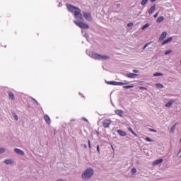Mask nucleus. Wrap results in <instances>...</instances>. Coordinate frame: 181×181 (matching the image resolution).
<instances>
[{"label": "nucleus", "mask_w": 181, "mask_h": 181, "mask_svg": "<svg viewBox=\"0 0 181 181\" xmlns=\"http://www.w3.org/2000/svg\"><path fill=\"white\" fill-rule=\"evenodd\" d=\"M170 53H172V50L170 49V50H168V51H165V56H168V54H170Z\"/></svg>", "instance_id": "nucleus-30"}, {"label": "nucleus", "mask_w": 181, "mask_h": 181, "mask_svg": "<svg viewBox=\"0 0 181 181\" xmlns=\"http://www.w3.org/2000/svg\"><path fill=\"white\" fill-rule=\"evenodd\" d=\"M156 0H151V2H155Z\"/></svg>", "instance_id": "nucleus-45"}, {"label": "nucleus", "mask_w": 181, "mask_h": 181, "mask_svg": "<svg viewBox=\"0 0 181 181\" xmlns=\"http://www.w3.org/2000/svg\"><path fill=\"white\" fill-rule=\"evenodd\" d=\"M158 15H159V13H156L154 16H153V18H158Z\"/></svg>", "instance_id": "nucleus-38"}, {"label": "nucleus", "mask_w": 181, "mask_h": 181, "mask_svg": "<svg viewBox=\"0 0 181 181\" xmlns=\"http://www.w3.org/2000/svg\"><path fill=\"white\" fill-rule=\"evenodd\" d=\"M66 8L71 13H74V16L75 19H78V21H74V23L81 28V29H89L90 26L85 23L84 22H81L80 21H83V14H81V9L78 7H76L71 4H66Z\"/></svg>", "instance_id": "nucleus-1"}, {"label": "nucleus", "mask_w": 181, "mask_h": 181, "mask_svg": "<svg viewBox=\"0 0 181 181\" xmlns=\"http://www.w3.org/2000/svg\"><path fill=\"white\" fill-rule=\"evenodd\" d=\"M44 119L46 121L47 124H50V117H49V115H45L44 116Z\"/></svg>", "instance_id": "nucleus-19"}, {"label": "nucleus", "mask_w": 181, "mask_h": 181, "mask_svg": "<svg viewBox=\"0 0 181 181\" xmlns=\"http://www.w3.org/2000/svg\"><path fill=\"white\" fill-rule=\"evenodd\" d=\"M133 73H139V70L134 69Z\"/></svg>", "instance_id": "nucleus-37"}, {"label": "nucleus", "mask_w": 181, "mask_h": 181, "mask_svg": "<svg viewBox=\"0 0 181 181\" xmlns=\"http://www.w3.org/2000/svg\"><path fill=\"white\" fill-rule=\"evenodd\" d=\"M117 6H119V4H117Z\"/></svg>", "instance_id": "nucleus-48"}, {"label": "nucleus", "mask_w": 181, "mask_h": 181, "mask_svg": "<svg viewBox=\"0 0 181 181\" xmlns=\"http://www.w3.org/2000/svg\"><path fill=\"white\" fill-rule=\"evenodd\" d=\"M14 152L17 153V155H21V156H25V151H22L21 149L19 148H14Z\"/></svg>", "instance_id": "nucleus-8"}, {"label": "nucleus", "mask_w": 181, "mask_h": 181, "mask_svg": "<svg viewBox=\"0 0 181 181\" xmlns=\"http://www.w3.org/2000/svg\"><path fill=\"white\" fill-rule=\"evenodd\" d=\"M128 131H129L130 132H132V134H133V135H134V136H138V134H136V133H135V132H134V130L132 129V128L129 127V128H128Z\"/></svg>", "instance_id": "nucleus-20"}, {"label": "nucleus", "mask_w": 181, "mask_h": 181, "mask_svg": "<svg viewBox=\"0 0 181 181\" xmlns=\"http://www.w3.org/2000/svg\"><path fill=\"white\" fill-rule=\"evenodd\" d=\"M173 103H175V100H170L168 103H167L165 104V107L167 108H170V107H172V105L173 104Z\"/></svg>", "instance_id": "nucleus-17"}, {"label": "nucleus", "mask_w": 181, "mask_h": 181, "mask_svg": "<svg viewBox=\"0 0 181 181\" xmlns=\"http://www.w3.org/2000/svg\"><path fill=\"white\" fill-rule=\"evenodd\" d=\"M117 132L119 134V135H120V136H127V132L121 129L117 130Z\"/></svg>", "instance_id": "nucleus-14"}, {"label": "nucleus", "mask_w": 181, "mask_h": 181, "mask_svg": "<svg viewBox=\"0 0 181 181\" xmlns=\"http://www.w3.org/2000/svg\"><path fill=\"white\" fill-rule=\"evenodd\" d=\"M8 97L10 100H12L13 101H15V95L12 92H8Z\"/></svg>", "instance_id": "nucleus-15"}, {"label": "nucleus", "mask_w": 181, "mask_h": 181, "mask_svg": "<svg viewBox=\"0 0 181 181\" xmlns=\"http://www.w3.org/2000/svg\"><path fill=\"white\" fill-rule=\"evenodd\" d=\"M88 146L89 148H91V142L90 141V140H88Z\"/></svg>", "instance_id": "nucleus-41"}, {"label": "nucleus", "mask_w": 181, "mask_h": 181, "mask_svg": "<svg viewBox=\"0 0 181 181\" xmlns=\"http://www.w3.org/2000/svg\"><path fill=\"white\" fill-rule=\"evenodd\" d=\"M32 100L34 101L35 103V104L37 105H39V102H37V100H36V99L33 98H31Z\"/></svg>", "instance_id": "nucleus-31"}, {"label": "nucleus", "mask_w": 181, "mask_h": 181, "mask_svg": "<svg viewBox=\"0 0 181 181\" xmlns=\"http://www.w3.org/2000/svg\"><path fill=\"white\" fill-rule=\"evenodd\" d=\"M97 151H98V152H99L100 153V146H97Z\"/></svg>", "instance_id": "nucleus-42"}, {"label": "nucleus", "mask_w": 181, "mask_h": 181, "mask_svg": "<svg viewBox=\"0 0 181 181\" xmlns=\"http://www.w3.org/2000/svg\"><path fill=\"white\" fill-rule=\"evenodd\" d=\"M163 21H165V17H163V16H160V17H158V18H157L156 22H157V23H162V22H163Z\"/></svg>", "instance_id": "nucleus-18"}, {"label": "nucleus", "mask_w": 181, "mask_h": 181, "mask_svg": "<svg viewBox=\"0 0 181 181\" xmlns=\"http://www.w3.org/2000/svg\"><path fill=\"white\" fill-rule=\"evenodd\" d=\"M115 114L118 115L119 117H123L124 115V111L121 110H115Z\"/></svg>", "instance_id": "nucleus-13"}, {"label": "nucleus", "mask_w": 181, "mask_h": 181, "mask_svg": "<svg viewBox=\"0 0 181 181\" xmlns=\"http://www.w3.org/2000/svg\"><path fill=\"white\" fill-rule=\"evenodd\" d=\"M90 57L94 59L95 60H110V56L108 55H101L95 52H92L90 54Z\"/></svg>", "instance_id": "nucleus-3"}, {"label": "nucleus", "mask_w": 181, "mask_h": 181, "mask_svg": "<svg viewBox=\"0 0 181 181\" xmlns=\"http://www.w3.org/2000/svg\"><path fill=\"white\" fill-rule=\"evenodd\" d=\"M123 88H134V85H130V86H123Z\"/></svg>", "instance_id": "nucleus-26"}, {"label": "nucleus", "mask_w": 181, "mask_h": 181, "mask_svg": "<svg viewBox=\"0 0 181 181\" xmlns=\"http://www.w3.org/2000/svg\"><path fill=\"white\" fill-rule=\"evenodd\" d=\"M162 162H163V159L160 158V159H158V160H156V161H154L153 163V165L155 166L156 165H160V163H162Z\"/></svg>", "instance_id": "nucleus-16"}, {"label": "nucleus", "mask_w": 181, "mask_h": 181, "mask_svg": "<svg viewBox=\"0 0 181 181\" xmlns=\"http://www.w3.org/2000/svg\"><path fill=\"white\" fill-rule=\"evenodd\" d=\"M83 119L84 121H86V122H88V120L87 119H86V118H83Z\"/></svg>", "instance_id": "nucleus-44"}, {"label": "nucleus", "mask_w": 181, "mask_h": 181, "mask_svg": "<svg viewBox=\"0 0 181 181\" xmlns=\"http://www.w3.org/2000/svg\"><path fill=\"white\" fill-rule=\"evenodd\" d=\"M32 100L34 101L35 103V104L37 105H39V102H37V100H36V99L33 98H31Z\"/></svg>", "instance_id": "nucleus-32"}, {"label": "nucleus", "mask_w": 181, "mask_h": 181, "mask_svg": "<svg viewBox=\"0 0 181 181\" xmlns=\"http://www.w3.org/2000/svg\"><path fill=\"white\" fill-rule=\"evenodd\" d=\"M155 9H156V4H153V6H151V7L148 10V13L150 15H152V13L155 12Z\"/></svg>", "instance_id": "nucleus-11"}, {"label": "nucleus", "mask_w": 181, "mask_h": 181, "mask_svg": "<svg viewBox=\"0 0 181 181\" xmlns=\"http://www.w3.org/2000/svg\"><path fill=\"white\" fill-rule=\"evenodd\" d=\"M148 0H142L141 2V5H142V6H144V5H146V4H148Z\"/></svg>", "instance_id": "nucleus-24"}, {"label": "nucleus", "mask_w": 181, "mask_h": 181, "mask_svg": "<svg viewBox=\"0 0 181 181\" xmlns=\"http://www.w3.org/2000/svg\"><path fill=\"white\" fill-rule=\"evenodd\" d=\"M153 76H154V77H159V76H163V74H162L160 72H158V73L153 74Z\"/></svg>", "instance_id": "nucleus-22"}, {"label": "nucleus", "mask_w": 181, "mask_h": 181, "mask_svg": "<svg viewBox=\"0 0 181 181\" xmlns=\"http://www.w3.org/2000/svg\"><path fill=\"white\" fill-rule=\"evenodd\" d=\"M107 84L110 86H125L127 82H117V81H108Z\"/></svg>", "instance_id": "nucleus-6"}, {"label": "nucleus", "mask_w": 181, "mask_h": 181, "mask_svg": "<svg viewBox=\"0 0 181 181\" xmlns=\"http://www.w3.org/2000/svg\"><path fill=\"white\" fill-rule=\"evenodd\" d=\"M175 129H176V124H174V125L171 127V129H170V132H171V134H173V132H175Z\"/></svg>", "instance_id": "nucleus-23"}, {"label": "nucleus", "mask_w": 181, "mask_h": 181, "mask_svg": "<svg viewBox=\"0 0 181 181\" xmlns=\"http://www.w3.org/2000/svg\"><path fill=\"white\" fill-rule=\"evenodd\" d=\"M84 147H85V148H87V146H86V145H84Z\"/></svg>", "instance_id": "nucleus-47"}, {"label": "nucleus", "mask_w": 181, "mask_h": 181, "mask_svg": "<svg viewBox=\"0 0 181 181\" xmlns=\"http://www.w3.org/2000/svg\"><path fill=\"white\" fill-rule=\"evenodd\" d=\"M83 15L86 21H88V22H91L93 21V17L91 16V13L88 12H83Z\"/></svg>", "instance_id": "nucleus-4"}, {"label": "nucleus", "mask_w": 181, "mask_h": 181, "mask_svg": "<svg viewBox=\"0 0 181 181\" xmlns=\"http://www.w3.org/2000/svg\"><path fill=\"white\" fill-rule=\"evenodd\" d=\"M128 28H131V26H134V23H129L127 24Z\"/></svg>", "instance_id": "nucleus-34"}, {"label": "nucleus", "mask_w": 181, "mask_h": 181, "mask_svg": "<svg viewBox=\"0 0 181 181\" xmlns=\"http://www.w3.org/2000/svg\"><path fill=\"white\" fill-rule=\"evenodd\" d=\"M139 88H140V90H146V88H145L144 86H140Z\"/></svg>", "instance_id": "nucleus-36"}, {"label": "nucleus", "mask_w": 181, "mask_h": 181, "mask_svg": "<svg viewBox=\"0 0 181 181\" xmlns=\"http://www.w3.org/2000/svg\"><path fill=\"white\" fill-rule=\"evenodd\" d=\"M57 181H66V180H64L63 179H59V180H57Z\"/></svg>", "instance_id": "nucleus-43"}, {"label": "nucleus", "mask_w": 181, "mask_h": 181, "mask_svg": "<svg viewBox=\"0 0 181 181\" xmlns=\"http://www.w3.org/2000/svg\"><path fill=\"white\" fill-rule=\"evenodd\" d=\"M156 86L158 88H163V85L162 83H156Z\"/></svg>", "instance_id": "nucleus-27"}, {"label": "nucleus", "mask_w": 181, "mask_h": 181, "mask_svg": "<svg viewBox=\"0 0 181 181\" xmlns=\"http://www.w3.org/2000/svg\"><path fill=\"white\" fill-rule=\"evenodd\" d=\"M112 123V121H111L110 119H106L103 121L104 128H109Z\"/></svg>", "instance_id": "nucleus-5"}, {"label": "nucleus", "mask_w": 181, "mask_h": 181, "mask_svg": "<svg viewBox=\"0 0 181 181\" xmlns=\"http://www.w3.org/2000/svg\"><path fill=\"white\" fill-rule=\"evenodd\" d=\"M4 163H5V165H13L14 162H13V160L8 158V159H6L4 161Z\"/></svg>", "instance_id": "nucleus-12"}, {"label": "nucleus", "mask_w": 181, "mask_h": 181, "mask_svg": "<svg viewBox=\"0 0 181 181\" xmlns=\"http://www.w3.org/2000/svg\"><path fill=\"white\" fill-rule=\"evenodd\" d=\"M94 176V169L93 168H86L81 174L83 180H90Z\"/></svg>", "instance_id": "nucleus-2"}, {"label": "nucleus", "mask_w": 181, "mask_h": 181, "mask_svg": "<svg viewBox=\"0 0 181 181\" xmlns=\"http://www.w3.org/2000/svg\"><path fill=\"white\" fill-rule=\"evenodd\" d=\"M166 36H168V33H166V31L163 32L159 37V40H158L159 42H162L165 40V39L166 38Z\"/></svg>", "instance_id": "nucleus-7"}, {"label": "nucleus", "mask_w": 181, "mask_h": 181, "mask_svg": "<svg viewBox=\"0 0 181 181\" xmlns=\"http://www.w3.org/2000/svg\"><path fill=\"white\" fill-rule=\"evenodd\" d=\"M149 130L151 132H156V130L153 129H149Z\"/></svg>", "instance_id": "nucleus-40"}, {"label": "nucleus", "mask_w": 181, "mask_h": 181, "mask_svg": "<svg viewBox=\"0 0 181 181\" xmlns=\"http://www.w3.org/2000/svg\"><path fill=\"white\" fill-rule=\"evenodd\" d=\"M147 28H149V23H146L143 27H142V30H145Z\"/></svg>", "instance_id": "nucleus-25"}, {"label": "nucleus", "mask_w": 181, "mask_h": 181, "mask_svg": "<svg viewBox=\"0 0 181 181\" xmlns=\"http://www.w3.org/2000/svg\"><path fill=\"white\" fill-rule=\"evenodd\" d=\"M5 152H6V148L4 147H0V155L2 153H5Z\"/></svg>", "instance_id": "nucleus-21"}, {"label": "nucleus", "mask_w": 181, "mask_h": 181, "mask_svg": "<svg viewBox=\"0 0 181 181\" xmlns=\"http://www.w3.org/2000/svg\"><path fill=\"white\" fill-rule=\"evenodd\" d=\"M136 76H138V74L134 73H129L126 74V77H128L129 78H136Z\"/></svg>", "instance_id": "nucleus-10"}, {"label": "nucleus", "mask_w": 181, "mask_h": 181, "mask_svg": "<svg viewBox=\"0 0 181 181\" xmlns=\"http://www.w3.org/2000/svg\"><path fill=\"white\" fill-rule=\"evenodd\" d=\"M84 37H86V39H88V34L85 33V35H83Z\"/></svg>", "instance_id": "nucleus-39"}, {"label": "nucleus", "mask_w": 181, "mask_h": 181, "mask_svg": "<svg viewBox=\"0 0 181 181\" xmlns=\"http://www.w3.org/2000/svg\"><path fill=\"white\" fill-rule=\"evenodd\" d=\"M112 151H114V146H112Z\"/></svg>", "instance_id": "nucleus-46"}, {"label": "nucleus", "mask_w": 181, "mask_h": 181, "mask_svg": "<svg viewBox=\"0 0 181 181\" xmlns=\"http://www.w3.org/2000/svg\"><path fill=\"white\" fill-rule=\"evenodd\" d=\"M146 141H147V142H153V140L151 139L149 137H146Z\"/></svg>", "instance_id": "nucleus-29"}, {"label": "nucleus", "mask_w": 181, "mask_h": 181, "mask_svg": "<svg viewBox=\"0 0 181 181\" xmlns=\"http://www.w3.org/2000/svg\"><path fill=\"white\" fill-rule=\"evenodd\" d=\"M173 40V37H170L168 39L165 40L162 43V46H165V45H168V43H170Z\"/></svg>", "instance_id": "nucleus-9"}, {"label": "nucleus", "mask_w": 181, "mask_h": 181, "mask_svg": "<svg viewBox=\"0 0 181 181\" xmlns=\"http://www.w3.org/2000/svg\"><path fill=\"white\" fill-rule=\"evenodd\" d=\"M13 117L16 121H18V119H19V118L18 117V115H13Z\"/></svg>", "instance_id": "nucleus-33"}, {"label": "nucleus", "mask_w": 181, "mask_h": 181, "mask_svg": "<svg viewBox=\"0 0 181 181\" xmlns=\"http://www.w3.org/2000/svg\"><path fill=\"white\" fill-rule=\"evenodd\" d=\"M132 175H135V173H136V168H133L132 169Z\"/></svg>", "instance_id": "nucleus-28"}, {"label": "nucleus", "mask_w": 181, "mask_h": 181, "mask_svg": "<svg viewBox=\"0 0 181 181\" xmlns=\"http://www.w3.org/2000/svg\"><path fill=\"white\" fill-rule=\"evenodd\" d=\"M149 44H146L145 45H144V47H143V50H145V49H146V47H148V45Z\"/></svg>", "instance_id": "nucleus-35"}]
</instances>
